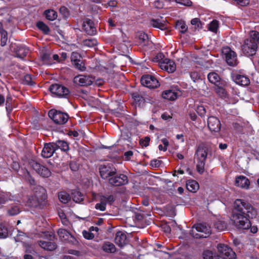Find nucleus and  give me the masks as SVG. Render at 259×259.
<instances>
[{"mask_svg": "<svg viewBox=\"0 0 259 259\" xmlns=\"http://www.w3.org/2000/svg\"><path fill=\"white\" fill-rule=\"evenodd\" d=\"M256 215V210L248 202L242 199H237L234 202L231 220L238 228L248 229L250 228L251 233H256L257 227H251L250 221V219L255 218Z\"/></svg>", "mask_w": 259, "mask_h": 259, "instance_id": "nucleus-1", "label": "nucleus"}, {"mask_svg": "<svg viewBox=\"0 0 259 259\" xmlns=\"http://www.w3.org/2000/svg\"><path fill=\"white\" fill-rule=\"evenodd\" d=\"M26 203L28 206L33 208L43 209L46 207L48 205L46 190L40 186L35 187L34 194L28 197Z\"/></svg>", "mask_w": 259, "mask_h": 259, "instance_id": "nucleus-2", "label": "nucleus"}, {"mask_svg": "<svg viewBox=\"0 0 259 259\" xmlns=\"http://www.w3.org/2000/svg\"><path fill=\"white\" fill-rule=\"evenodd\" d=\"M259 45V32L251 31L248 38L245 39L241 45L242 53L247 57L255 55Z\"/></svg>", "mask_w": 259, "mask_h": 259, "instance_id": "nucleus-3", "label": "nucleus"}, {"mask_svg": "<svg viewBox=\"0 0 259 259\" xmlns=\"http://www.w3.org/2000/svg\"><path fill=\"white\" fill-rule=\"evenodd\" d=\"M210 148V145L205 143H201L196 147L194 157L197 161V170L200 174H202L204 171V166Z\"/></svg>", "mask_w": 259, "mask_h": 259, "instance_id": "nucleus-4", "label": "nucleus"}, {"mask_svg": "<svg viewBox=\"0 0 259 259\" xmlns=\"http://www.w3.org/2000/svg\"><path fill=\"white\" fill-rule=\"evenodd\" d=\"M211 233V227L206 224L201 223L193 226L190 234L197 239L205 238Z\"/></svg>", "mask_w": 259, "mask_h": 259, "instance_id": "nucleus-5", "label": "nucleus"}, {"mask_svg": "<svg viewBox=\"0 0 259 259\" xmlns=\"http://www.w3.org/2000/svg\"><path fill=\"white\" fill-rule=\"evenodd\" d=\"M49 117L57 124H64L69 119V115L65 112L56 109H51L48 112Z\"/></svg>", "mask_w": 259, "mask_h": 259, "instance_id": "nucleus-6", "label": "nucleus"}, {"mask_svg": "<svg viewBox=\"0 0 259 259\" xmlns=\"http://www.w3.org/2000/svg\"><path fill=\"white\" fill-rule=\"evenodd\" d=\"M49 90L52 94L59 98L68 99L70 96V92L69 89L60 84H51L49 87Z\"/></svg>", "mask_w": 259, "mask_h": 259, "instance_id": "nucleus-7", "label": "nucleus"}, {"mask_svg": "<svg viewBox=\"0 0 259 259\" xmlns=\"http://www.w3.org/2000/svg\"><path fill=\"white\" fill-rule=\"evenodd\" d=\"M29 163L33 169L40 176L43 178H49L51 176V170L37 161L31 160Z\"/></svg>", "mask_w": 259, "mask_h": 259, "instance_id": "nucleus-8", "label": "nucleus"}, {"mask_svg": "<svg viewBox=\"0 0 259 259\" xmlns=\"http://www.w3.org/2000/svg\"><path fill=\"white\" fill-rule=\"evenodd\" d=\"M222 52L225 56L227 63L230 66L237 65L239 62L237 59L236 53L233 51L229 47H223Z\"/></svg>", "mask_w": 259, "mask_h": 259, "instance_id": "nucleus-9", "label": "nucleus"}, {"mask_svg": "<svg viewBox=\"0 0 259 259\" xmlns=\"http://www.w3.org/2000/svg\"><path fill=\"white\" fill-rule=\"evenodd\" d=\"M217 248L220 256L223 259H236V253L227 245L220 243Z\"/></svg>", "mask_w": 259, "mask_h": 259, "instance_id": "nucleus-10", "label": "nucleus"}, {"mask_svg": "<svg viewBox=\"0 0 259 259\" xmlns=\"http://www.w3.org/2000/svg\"><path fill=\"white\" fill-rule=\"evenodd\" d=\"M141 84L149 89H156L160 85V83L156 78L150 74H144L141 78Z\"/></svg>", "mask_w": 259, "mask_h": 259, "instance_id": "nucleus-11", "label": "nucleus"}, {"mask_svg": "<svg viewBox=\"0 0 259 259\" xmlns=\"http://www.w3.org/2000/svg\"><path fill=\"white\" fill-rule=\"evenodd\" d=\"M108 182L113 186L118 187L127 184L128 179L126 175L123 174H118L116 172L108 179Z\"/></svg>", "mask_w": 259, "mask_h": 259, "instance_id": "nucleus-12", "label": "nucleus"}, {"mask_svg": "<svg viewBox=\"0 0 259 259\" xmlns=\"http://www.w3.org/2000/svg\"><path fill=\"white\" fill-rule=\"evenodd\" d=\"M99 172L101 178L103 179L111 178L116 173V169L112 164L101 165L99 167Z\"/></svg>", "mask_w": 259, "mask_h": 259, "instance_id": "nucleus-13", "label": "nucleus"}, {"mask_svg": "<svg viewBox=\"0 0 259 259\" xmlns=\"http://www.w3.org/2000/svg\"><path fill=\"white\" fill-rule=\"evenodd\" d=\"M57 233L60 240L65 243L75 244L76 242L75 238L66 229H59L57 231Z\"/></svg>", "mask_w": 259, "mask_h": 259, "instance_id": "nucleus-14", "label": "nucleus"}, {"mask_svg": "<svg viewBox=\"0 0 259 259\" xmlns=\"http://www.w3.org/2000/svg\"><path fill=\"white\" fill-rule=\"evenodd\" d=\"M229 86L226 80H222L218 85L214 86V91L216 94L221 98L225 99L228 98L227 89Z\"/></svg>", "mask_w": 259, "mask_h": 259, "instance_id": "nucleus-15", "label": "nucleus"}, {"mask_svg": "<svg viewBox=\"0 0 259 259\" xmlns=\"http://www.w3.org/2000/svg\"><path fill=\"white\" fill-rule=\"evenodd\" d=\"M56 151L54 142L45 143L41 150V155L45 158L51 157Z\"/></svg>", "mask_w": 259, "mask_h": 259, "instance_id": "nucleus-16", "label": "nucleus"}, {"mask_svg": "<svg viewBox=\"0 0 259 259\" xmlns=\"http://www.w3.org/2000/svg\"><path fill=\"white\" fill-rule=\"evenodd\" d=\"M207 126L211 132H219L221 127L220 120L215 116H209L207 119Z\"/></svg>", "mask_w": 259, "mask_h": 259, "instance_id": "nucleus-17", "label": "nucleus"}, {"mask_svg": "<svg viewBox=\"0 0 259 259\" xmlns=\"http://www.w3.org/2000/svg\"><path fill=\"white\" fill-rule=\"evenodd\" d=\"M231 77L236 84L241 86H247L250 83L249 78L244 75L234 73L232 74Z\"/></svg>", "mask_w": 259, "mask_h": 259, "instance_id": "nucleus-18", "label": "nucleus"}, {"mask_svg": "<svg viewBox=\"0 0 259 259\" xmlns=\"http://www.w3.org/2000/svg\"><path fill=\"white\" fill-rule=\"evenodd\" d=\"M160 67L168 73H172L176 69V64L171 60L165 58L160 62Z\"/></svg>", "mask_w": 259, "mask_h": 259, "instance_id": "nucleus-19", "label": "nucleus"}, {"mask_svg": "<svg viewBox=\"0 0 259 259\" xmlns=\"http://www.w3.org/2000/svg\"><path fill=\"white\" fill-rule=\"evenodd\" d=\"M73 82L79 86H88L92 84L93 80L89 76L79 75L74 78Z\"/></svg>", "mask_w": 259, "mask_h": 259, "instance_id": "nucleus-20", "label": "nucleus"}, {"mask_svg": "<svg viewBox=\"0 0 259 259\" xmlns=\"http://www.w3.org/2000/svg\"><path fill=\"white\" fill-rule=\"evenodd\" d=\"M83 30L89 35H93L96 32V29L94 26V22L88 18L85 19L82 24Z\"/></svg>", "mask_w": 259, "mask_h": 259, "instance_id": "nucleus-21", "label": "nucleus"}, {"mask_svg": "<svg viewBox=\"0 0 259 259\" xmlns=\"http://www.w3.org/2000/svg\"><path fill=\"white\" fill-rule=\"evenodd\" d=\"M167 22L166 20L162 19V18L157 19L152 18L149 21L150 26L162 30H165L167 28Z\"/></svg>", "mask_w": 259, "mask_h": 259, "instance_id": "nucleus-22", "label": "nucleus"}, {"mask_svg": "<svg viewBox=\"0 0 259 259\" xmlns=\"http://www.w3.org/2000/svg\"><path fill=\"white\" fill-rule=\"evenodd\" d=\"M114 240L115 243L120 247H122L128 243L126 235L120 231L116 232Z\"/></svg>", "mask_w": 259, "mask_h": 259, "instance_id": "nucleus-23", "label": "nucleus"}, {"mask_svg": "<svg viewBox=\"0 0 259 259\" xmlns=\"http://www.w3.org/2000/svg\"><path fill=\"white\" fill-rule=\"evenodd\" d=\"M235 185L241 188L247 189L250 185V182L246 177L240 176L236 178Z\"/></svg>", "mask_w": 259, "mask_h": 259, "instance_id": "nucleus-24", "label": "nucleus"}, {"mask_svg": "<svg viewBox=\"0 0 259 259\" xmlns=\"http://www.w3.org/2000/svg\"><path fill=\"white\" fill-rule=\"evenodd\" d=\"M15 52L17 57L23 59L27 55L29 49L25 45L20 44L16 46Z\"/></svg>", "mask_w": 259, "mask_h": 259, "instance_id": "nucleus-25", "label": "nucleus"}, {"mask_svg": "<svg viewBox=\"0 0 259 259\" xmlns=\"http://www.w3.org/2000/svg\"><path fill=\"white\" fill-rule=\"evenodd\" d=\"M39 246L46 250L53 251L56 249L57 244L54 242L40 240L38 241Z\"/></svg>", "mask_w": 259, "mask_h": 259, "instance_id": "nucleus-26", "label": "nucleus"}, {"mask_svg": "<svg viewBox=\"0 0 259 259\" xmlns=\"http://www.w3.org/2000/svg\"><path fill=\"white\" fill-rule=\"evenodd\" d=\"M207 79L208 81L214 86L218 85L222 80H225L221 78L220 76L215 72H209L207 74Z\"/></svg>", "mask_w": 259, "mask_h": 259, "instance_id": "nucleus-27", "label": "nucleus"}, {"mask_svg": "<svg viewBox=\"0 0 259 259\" xmlns=\"http://www.w3.org/2000/svg\"><path fill=\"white\" fill-rule=\"evenodd\" d=\"M54 144L56 150L60 149L62 151L67 152L70 149L68 143L64 140H57Z\"/></svg>", "mask_w": 259, "mask_h": 259, "instance_id": "nucleus-28", "label": "nucleus"}, {"mask_svg": "<svg viewBox=\"0 0 259 259\" xmlns=\"http://www.w3.org/2000/svg\"><path fill=\"white\" fill-rule=\"evenodd\" d=\"M178 93L175 91L169 90L163 92L162 97L165 99L174 101L178 98Z\"/></svg>", "mask_w": 259, "mask_h": 259, "instance_id": "nucleus-29", "label": "nucleus"}, {"mask_svg": "<svg viewBox=\"0 0 259 259\" xmlns=\"http://www.w3.org/2000/svg\"><path fill=\"white\" fill-rule=\"evenodd\" d=\"M102 249L107 253H113L116 252V248L114 244L111 242H105L102 246Z\"/></svg>", "mask_w": 259, "mask_h": 259, "instance_id": "nucleus-30", "label": "nucleus"}, {"mask_svg": "<svg viewBox=\"0 0 259 259\" xmlns=\"http://www.w3.org/2000/svg\"><path fill=\"white\" fill-rule=\"evenodd\" d=\"M186 187L189 191L194 193L198 190L199 186L196 181L189 180L187 181Z\"/></svg>", "mask_w": 259, "mask_h": 259, "instance_id": "nucleus-31", "label": "nucleus"}, {"mask_svg": "<svg viewBox=\"0 0 259 259\" xmlns=\"http://www.w3.org/2000/svg\"><path fill=\"white\" fill-rule=\"evenodd\" d=\"M21 212L19 205L12 204L7 209V214L9 216H14L18 214Z\"/></svg>", "mask_w": 259, "mask_h": 259, "instance_id": "nucleus-32", "label": "nucleus"}, {"mask_svg": "<svg viewBox=\"0 0 259 259\" xmlns=\"http://www.w3.org/2000/svg\"><path fill=\"white\" fill-rule=\"evenodd\" d=\"M36 26L44 34L48 35L50 33V28L44 22L41 21H38L36 22Z\"/></svg>", "mask_w": 259, "mask_h": 259, "instance_id": "nucleus-33", "label": "nucleus"}, {"mask_svg": "<svg viewBox=\"0 0 259 259\" xmlns=\"http://www.w3.org/2000/svg\"><path fill=\"white\" fill-rule=\"evenodd\" d=\"M71 194L73 200L76 203H80L84 200L83 194L77 190H74Z\"/></svg>", "mask_w": 259, "mask_h": 259, "instance_id": "nucleus-34", "label": "nucleus"}, {"mask_svg": "<svg viewBox=\"0 0 259 259\" xmlns=\"http://www.w3.org/2000/svg\"><path fill=\"white\" fill-rule=\"evenodd\" d=\"M44 15L47 19L53 21L57 19L58 14L56 11L53 9L47 10L44 12Z\"/></svg>", "mask_w": 259, "mask_h": 259, "instance_id": "nucleus-35", "label": "nucleus"}, {"mask_svg": "<svg viewBox=\"0 0 259 259\" xmlns=\"http://www.w3.org/2000/svg\"><path fill=\"white\" fill-rule=\"evenodd\" d=\"M132 98L139 106H143L145 102L144 98L140 95L138 93L135 92L132 94Z\"/></svg>", "mask_w": 259, "mask_h": 259, "instance_id": "nucleus-36", "label": "nucleus"}, {"mask_svg": "<svg viewBox=\"0 0 259 259\" xmlns=\"http://www.w3.org/2000/svg\"><path fill=\"white\" fill-rule=\"evenodd\" d=\"M13 99L11 94H9L6 100V109L8 114H10L13 110Z\"/></svg>", "mask_w": 259, "mask_h": 259, "instance_id": "nucleus-37", "label": "nucleus"}, {"mask_svg": "<svg viewBox=\"0 0 259 259\" xmlns=\"http://www.w3.org/2000/svg\"><path fill=\"white\" fill-rule=\"evenodd\" d=\"M175 27L182 33H185L188 29L185 22L182 20H178L176 22Z\"/></svg>", "mask_w": 259, "mask_h": 259, "instance_id": "nucleus-38", "label": "nucleus"}, {"mask_svg": "<svg viewBox=\"0 0 259 259\" xmlns=\"http://www.w3.org/2000/svg\"><path fill=\"white\" fill-rule=\"evenodd\" d=\"M214 227L219 231L225 230L227 227V223L222 220H218L214 223Z\"/></svg>", "mask_w": 259, "mask_h": 259, "instance_id": "nucleus-39", "label": "nucleus"}, {"mask_svg": "<svg viewBox=\"0 0 259 259\" xmlns=\"http://www.w3.org/2000/svg\"><path fill=\"white\" fill-rule=\"evenodd\" d=\"M58 197L60 201L64 204L68 203L71 198L70 195L65 191L59 192L58 193Z\"/></svg>", "mask_w": 259, "mask_h": 259, "instance_id": "nucleus-40", "label": "nucleus"}, {"mask_svg": "<svg viewBox=\"0 0 259 259\" xmlns=\"http://www.w3.org/2000/svg\"><path fill=\"white\" fill-rule=\"evenodd\" d=\"M59 13L63 19L67 20L70 16V12L68 8L65 6H61L59 9Z\"/></svg>", "mask_w": 259, "mask_h": 259, "instance_id": "nucleus-41", "label": "nucleus"}, {"mask_svg": "<svg viewBox=\"0 0 259 259\" xmlns=\"http://www.w3.org/2000/svg\"><path fill=\"white\" fill-rule=\"evenodd\" d=\"M219 21L217 20H213L208 25V30L213 32H217L219 28Z\"/></svg>", "mask_w": 259, "mask_h": 259, "instance_id": "nucleus-42", "label": "nucleus"}, {"mask_svg": "<svg viewBox=\"0 0 259 259\" xmlns=\"http://www.w3.org/2000/svg\"><path fill=\"white\" fill-rule=\"evenodd\" d=\"M8 236V228L4 225L0 224V239L6 238Z\"/></svg>", "mask_w": 259, "mask_h": 259, "instance_id": "nucleus-43", "label": "nucleus"}, {"mask_svg": "<svg viewBox=\"0 0 259 259\" xmlns=\"http://www.w3.org/2000/svg\"><path fill=\"white\" fill-rule=\"evenodd\" d=\"M97 41L95 39H87L83 41V44L84 46L90 48L96 46Z\"/></svg>", "mask_w": 259, "mask_h": 259, "instance_id": "nucleus-44", "label": "nucleus"}, {"mask_svg": "<svg viewBox=\"0 0 259 259\" xmlns=\"http://www.w3.org/2000/svg\"><path fill=\"white\" fill-rule=\"evenodd\" d=\"M138 38L141 41V44L144 46L146 45V41H148V36L146 33L142 32L139 33L138 35Z\"/></svg>", "mask_w": 259, "mask_h": 259, "instance_id": "nucleus-45", "label": "nucleus"}, {"mask_svg": "<svg viewBox=\"0 0 259 259\" xmlns=\"http://www.w3.org/2000/svg\"><path fill=\"white\" fill-rule=\"evenodd\" d=\"M24 83L28 85H33L35 83L32 81V76L30 74H27L24 76Z\"/></svg>", "mask_w": 259, "mask_h": 259, "instance_id": "nucleus-46", "label": "nucleus"}, {"mask_svg": "<svg viewBox=\"0 0 259 259\" xmlns=\"http://www.w3.org/2000/svg\"><path fill=\"white\" fill-rule=\"evenodd\" d=\"M80 55L77 52H72L71 55V61L72 64L79 62L80 60Z\"/></svg>", "mask_w": 259, "mask_h": 259, "instance_id": "nucleus-47", "label": "nucleus"}, {"mask_svg": "<svg viewBox=\"0 0 259 259\" xmlns=\"http://www.w3.org/2000/svg\"><path fill=\"white\" fill-rule=\"evenodd\" d=\"M73 65L76 69L82 71H84L86 69L84 64L81 60H80L79 62H76L73 63Z\"/></svg>", "mask_w": 259, "mask_h": 259, "instance_id": "nucleus-48", "label": "nucleus"}, {"mask_svg": "<svg viewBox=\"0 0 259 259\" xmlns=\"http://www.w3.org/2000/svg\"><path fill=\"white\" fill-rule=\"evenodd\" d=\"M175 2L177 4L186 7H191L193 4L191 0H175Z\"/></svg>", "mask_w": 259, "mask_h": 259, "instance_id": "nucleus-49", "label": "nucleus"}, {"mask_svg": "<svg viewBox=\"0 0 259 259\" xmlns=\"http://www.w3.org/2000/svg\"><path fill=\"white\" fill-rule=\"evenodd\" d=\"M197 114L201 117H204L206 114V110L203 106H198L196 109Z\"/></svg>", "mask_w": 259, "mask_h": 259, "instance_id": "nucleus-50", "label": "nucleus"}, {"mask_svg": "<svg viewBox=\"0 0 259 259\" xmlns=\"http://www.w3.org/2000/svg\"><path fill=\"white\" fill-rule=\"evenodd\" d=\"M150 141V138L149 137L147 136L144 138V139H142L140 140V144L142 147H147L149 145V142Z\"/></svg>", "mask_w": 259, "mask_h": 259, "instance_id": "nucleus-51", "label": "nucleus"}, {"mask_svg": "<svg viewBox=\"0 0 259 259\" xmlns=\"http://www.w3.org/2000/svg\"><path fill=\"white\" fill-rule=\"evenodd\" d=\"M202 257L203 259H213L212 251L206 250L203 252Z\"/></svg>", "mask_w": 259, "mask_h": 259, "instance_id": "nucleus-52", "label": "nucleus"}, {"mask_svg": "<svg viewBox=\"0 0 259 259\" xmlns=\"http://www.w3.org/2000/svg\"><path fill=\"white\" fill-rule=\"evenodd\" d=\"M82 235L83 237L88 240L93 239L94 238V234L91 232V231H83L82 232Z\"/></svg>", "mask_w": 259, "mask_h": 259, "instance_id": "nucleus-53", "label": "nucleus"}, {"mask_svg": "<svg viewBox=\"0 0 259 259\" xmlns=\"http://www.w3.org/2000/svg\"><path fill=\"white\" fill-rule=\"evenodd\" d=\"M190 75L191 79L193 80L194 82H195L196 80L200 78V74L197 71L191 72Z\"/></svg>", "mask_w": 259, "mask_h": 259, "instance_id": "nucleus-54", "label": "nucleus"}, {"mask_svg": "<svg viewBox=\"0 0 259 259\" xmlns=\"http://www.w3.org/2000/svg\"><path fill=\"white\" fill-rule=\"evenodd\" d=\"M10 199L9 198L8 195L2 194L0 195V207L6 203Z\"/></svg>", "mask_w": 259, "mask_h": 259, "instance_id": "nucleus-55", "label": "nucleus"}, {"mask_svg": "<svg viewBox=\"0 0 259 259\" xmlns=\"http://www.w3.org/2000/svg\"><path fill=\"white\" fill-rule=\"evenodd\" d=\"M69 167L73 171H76L78 169V165L77 163L74 161H71L69 163Z\"/></svg>", "mask_w": 259, "mask_h": 259, "instance_id": "nucleus-56", "label": "nucleus"}, {"mask_svg": "<svg viewBox=\"0 0 259 259\" xmlns=\"http://www.w3.org/2000/svg\"><path fill=\"white\" fill-rule=\"evenodd\" d=\"M161 163V161L157 159H153L150 162V165L153 167H159Z\"/></svg>", "mask_w": 259, "mask_h": 259, "instance_id": "nucleus-57", "label": "nucleus"}, {"mask_svg": "<svg viewBox=\"0 0 259 259\" xmlns=\"http://www.w3.org/2000/svg\"><path fill=\"white\" fill-rule=\"evenodd\" d=\"M106 199L108 204L111 205L115 200V196L113 195H106Z\"/></svg>", "mask_w": 259, "mask_h": 259, "instance_id": "nucleus-58", "label": "nucleus"}, {"mask_svg": "<svg viewBox=\"0 0 259 259\" xmlns=\"http://www.w3.org/2000/svg\"><path fill=\"white\" fill-rule=\"evenodd\" d=\"M7 35V33L6 34H1V46L2 47H4L7 44V41L8 39Z\"/></svg>", "mask_w": 259, "mask_h": 259, "instance_id": "nucleus-59", "label": "nucleus"}, {"mask_svg": "<svg viewBox=\"0 0 259 259\" xmlns=\"http://www.w3.org/2000/svg\"><path fill=\"white\" fill-rule=\"evenodd\" d=\"M153 5L155 8L160 9L163 8L164 3L162 1L156 0L154 2Z\"/></svg>", "mask_w": 259, "mask_h": 259, "instance_id": "nucleus-60", "label": "nucleus"}, {"mask_svg": "<svg viewBox=\"0 0 259 259\" xmlns=\"http://www.w3.org/2000/svg\"><path fill=\"white\" fill-rule=\"evenodd\" d=\"M95 207L96 209L101 211H105L106 208V206L104 205L103 203L100 202L96 204Z\"/></svg>", "mask_w": 259, "mask_h": 259, "instance_id": "nucleus-61", "label": "nucleus"}, {"mask_svg": "<svg viewBox=\"0 0 259 259\" xmlns=\"http://www.w3.org/2000/svg\"><path fill=\"white\" fill-rule=\"evenodd\" d=\"M191 23L193 25H197L198 27H199L201 25V22L199 18H195L192 19L191 21Z\"/></svg>", "mask_w": 259, "mask_h": 259, "instance_id": "nucleus-62", "label": "nucleus"}, {"mask_svg": "<svg viewBox=\"0 0 259 259\" xmlns=\"http://www.w3.org/2000/svg\"><path fill=\"white\" fill-rule=\"evenodd\" d=\"M133 155V152L131 150H128L126 152H125L124 153V156L125 157V160L128 161L131 159V157Z\"/></svg>", "mask_w": 259, "mask_h": 259, "instance_id": "nucleus-63", "label": "nucleus"}, {"mask_svg": "<svg viewBox=\"0 0 259 259\" xmlns=\"http://www.w3.org/2000/svg\"><path fill=\"white\" fill-rule=\"evenodd\" d=\"M28 181L31 185L34 186L36 185V182L34 179L28 172Z\"/></svg>", "mask_w": 259, "mask_h": 259, "instance_id": "nucleus-64", "label": "nucleus"}]
</instances>
